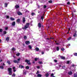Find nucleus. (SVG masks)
I'll use <instances>...</instances> for the list:
<instances>
[{
  "mask_svg": "<svg viewBox=\"0 0 77 77\" xmlns=\"http://www.w3.org/2000/svg\"><path fill=\"white\" fill-rule=\"evenodd\" d=\"M54 75V74H53V73H52L51 75V76H53Z\"/></svg>",
  "mask_w": 77,
  "mask_h": 77,
  "instance_id": "de8ad7c7",
  "label": "nucleus"
},
{
  "mask_svg": "<svg viewBox=\"0 0 77 77\" xmlns=\"http://www.w3.org/2000/svg\"><path fill=\"white\" fill-rule=\"evenodd\" d=\"M51 38V39H53V38Z\"/></svg>",
  "mask_w": 77,
  "mask_h": 77,
  "instance_id": "0e129e2a",
  "label": "nucleus"
},
{
  "mask_svg": "<svg viewBox=\"0 0 77 77\" xmlns=\"http://www.w3.org/2000/svg\"><path fill=\"white\" fill-rule=\"evenodd\" d=\"M25 62H27V63H28V65H31V63H30V60H25Z\"/></svg>",
  "mask_w": 77,
  "mask_h": 77,
  "instance_id": "f03ea898",
  "label": "nucleus"
},
{
  "mask_svg": "<svg viewBox=\"0 0 77 77\" xmlns=\"http://www.w3.org/2000/svg\"><path fill=\"white\" fill-rule=\"evenodd\" d=\"M56 44H57V45H59V44L58 43H56Z\"/></svg>",
  "mask_w": 77,
  "mask_h": 77,
  "instance_id": "bf43d9fd",
  "label": "nucleus"
},
{
  "mask_svg": "<svg viewBox=\"0 0 77 77\" xmlns=\"http://www.w3.org/2000/svg\"><path fill=\"white\" fill-rule=\"evenodd\" d=\"M19 67L22 69V68H24V66H19Z\"/></svg>",
  "mask_w": 77,
  "mask_h": 77,
  "instance_id": "4468645a",
  "label": "nucleus"
},
{
  "mask_svg": "<svg viewBox=\"0 0 77 77\" xmlns=\"http://www.w3.org/2000/svg\"><path fill=\"white\" fill-rule=\"evenodd\" d=\"M0 62H2V60H1Z\"/></svg>",
  "mask_w": 77,
  "mask_h": 77,
  "instance_id": "680f3d73",
  "label": "nucleus"
},
{
  "mask_svg": "<svg viewBox=\"0 0 77 77\" xmlns=\"http://www.w3.org/2000/svg\"><path fill=\"white\" fill-rule=\"evenodd\" d=\"M3 65H5V64L4 63H3Z\"/></svg>",
  "mask_w": 77,
  "mask_h": 77,
  "instance_id": "e2e57ef3",
  "label": "nucleus"
},
{
  "mask_svg": "<svg viewBox=\"0 0 77 77\" xmlns=\"http://www.w3.org/2000/svg\"><path fill=\"white\" fill-rule=\"evenodd\" d=\"M70 30V28L69 29V31Z\"/></svg>",
  "mask_w": 77,
  "mask_h": 77,
  "instance_id": "052dcab7",
  "label": "nucleus"
},
{
  "mask_svg": "<svg viewBox=\"0 0 77 77\" xmlns=\"http://www.w3.org/2000/svg\"><path fill=\"white\" fill-rule=\"evenodd\" d=\"M25 44L26 45H29L30 44V42L29 41H26L25 42Z\"/></svg>",
  "mask_w": 77,
  "mask_h": 77,
  "instance_id": "7ed1b4c3",
  "label": "nucleus"
},
{
  "mask_svg": "<svg viewBox=\"0 0 77 77\" xmlns=\"http://www.w3.org/2000/svg\"><path fill=\"white\" fill-rule=\"evenodd\" d=\"M37 77H42V75L40 74H38L37 75Z\"/></svg>",
  "mask_w": 77,
  "mask_h": 77,
  "instance_id": "9b49d317",
  "label": "nucleus"
},
{
  "mask_svg": "<svg viewBox=\"0 0 77 77\" xmlns=\"http://www.w3.org/2000/svg\"><path fill=\"white\" fill-rule=\"evenodd\" d=\"M29 25H30V23H26V25L24 26V27L23 28V29H27L28 27H29Z\"/></svg>",
  "mask_w": 77,
  "mask_h": 77,
  "instance_id": "f257e3e1",
  "label": "nucleus"
},
{
  "mask_svg": "<svg viewBox=\"0 0 77 77\" xmlns=\"http://www.w3.org/2000/svg\"><path fill=\"white\" fill-rule=\"evenodd\" d=\"M18 61H20V60H21V59L20 58H19L17 59Z\"/></svg>",
  "mask_w": 77,
  "mask_h": 77,
  "instance_id": "3c124183",
  "label": "nucleus"
},
{
  "mask_svg": "<svg viewBox=\"0 0 77 77\" xmlns=\"http://www.w3.org/2000/svg\"><path fill=\"white\" fill-rule=\"evenodd\" d=\"M37 59H39V58H35V61H37Z\"/></svg>",
  "mask_w": 77,
  "mask_h": 77,
  "instance_id": "7c9ffc66",
  "label": "nucleus"
},
{
  "mask_svg": "<svg viewBox=\"0 0 77 77\" xmlns=\"http://www.w3.org/2000/svg\"><path fill=\"white\" fill-rule=\"evenodd\" d=\"M44 19V16H42L41 17V19L42 20H43V19Z\"/></svg>",
  "mask_w": 77,
  "mask_h": 77,
  "instance_id": "4c0bfd02",
  "label": "nucleus"
},
{
  "mask_svg": "<svg viewBox=\"0 0 77 77\" xmlns=\"http://www.w3.org/2000/svg\"><path fill=\"white\" fill-rule=\"evenodd\" d=\"M54 61L55 62H57V60H54Z\"/></svg>",
  "mask_w": 77,
  "mask_h": 77,
  "instance_id": "8fccbe9b",
  "label": "nucleus"
},
{
  "mask_svg": "<svg viewBox=\"0 0 77 77\" xmlns=\"http://www.w3.org/2000/svg\"><path fill=\"white\" fill-rule=\"evenodd\" d=\"M38 73H39V71H37V73H36V74H38Z\"/></svg>",
  "mask_w": 77,
  "mask_h": 77,
  "instance_id": "6e6d98bb",
  "label": "nucleus"
},
{
  "mask_svg": "<svg viewBox=\"0 0 77 77\" xmlns=\"http://www.w3.org/2000/svg\"><path fill=\"white\" fill-rule=\"evenodd\" d=\"M52 77H55V76H53Z\"/></svg>",
  "mask_w": 77,
  "mask_h": 77,
  "instance_id": "774afa93",
  "label": "nucleus"
},
{
  "mask_svg": "<svg viewBox=\"0 0 77 77\" xmlns=\"http://www.w3.org/2000/svg\"><path fill=\"white\" fill-rule=\"evenodd\" d=\"M74 77H77V73H75L74 74Z\"/></svg>",
  "mask_w": 77,
  "mask_h": 77,
  "instance_id": "4be33fe9",
  "label": "nucleus"
},
{
  "mask_svg": "<svg viewBox=\"0 0 77 77\" xmlns=\"http://www.w3.org/2000/svg\"><path fill=\"white\" fill-rule=\"evenodd\" d=\"M34 14H35V13H32L31 14V15H32V16H33V15H34Z\"/></svg>",
  "mask_w": 77,
  "mask_h": 77,
  "instance_id": "e433bc0d",
  "label": "nucleus"
},
{
  "mask_svg": "<svg viewBox=\"0 0 77 77\" xmlns=\"http://www.w3.org/2000/svg\"><path fill=\"white\" fill-rule=\"evenodd\" d=\"M12 50H13V51H15V50H16V49H15V48H13L12 49Z\"/></svg>",
  "mask_w": 77,
  "mask_h": 77,
  "instance_id": "b1692460",
  "label": "nucleus"
},
{
  "mask_svg": "<svg viewBox=\"0 0 77 77\" xmlns=\"http://www.w3.org/2000/svg\"><path fill=\"white\" fill-rule=\"evenodd\" d=\"M26 21V20H25V18L23 17V23H24Z\"/></svg>",
  "mask_w": 77,
  "mask_h": 77,
  "instance_id": "39448f33",
  "label": "nucleus"
},
{
  "mask_svg": "<svg viewBox=\"0 0 77 77\" xmlns=\"http://www.w3.org/2000/svg\"><path fill=\"white\" fill-rule=\"evenodd\" d=\"M72 74V72L71 71H70L69 72V75H71Z\"/></svg>",
  "mask_w": 77,
  "mask_h": 77,
  "instance_id": "2eb2a0df",
  "label": "nucleus"
},
{
  "mask_svg": "<svg viewBox=\"0 0 77 77\" xmlns=\"http://www.w3.org/2000/svg\"><path fill=\"white\" fill-rule=\"evenodd\" d=\"M17 23H20V19H18L17 20Z\"/></svg>",
  "mask_w": 77,
  "mask_h": 77,
  "instance_id": "1a4fd4ad",
  "label": "nucleus"
},
{
  "mask_svg": "<svg viewBox=\"0 0 77 77\" xmlns=\"http://www.w3.org/2000/svg\"><path fill=\"white\" fill-rule=\"evenodd\" d=\"M49 3H52V1H48Z\"/></svg>",
  "mask_w": 77,
  "mask_h": 77,
  "instance_id": "ea45409f",
  "label": "nucleus"
},
{
  "mask_svg": "<svg viewBox=\"0 0 77 77\" xmlns=\"http://www.w3.org/2000/svg\"><path fill=\"white\" fill-rule=\"evenodd\" d=\"M66 62L67 64H69V62H70V61H67Z\"/></svg>",
  "mask_w": 77,
  "mask_h": 77,
  "instance_id": "bb28decb",
  "label": "nucleus"
},
{
  "mask_svg": "<svg viewBox=\"0 0 77 77\" xmlns=\"http://www.w3.org/2000/svg\"><path fill=\"white\" fill-rule=\"evenodd\" d=\"M71 39V37H70L69 38H68L67 39L69 41V40H70V39Z\"/></svg>",
  "mask_w": 77,
  "mask_h": 77,
  "instance_id": "c756f323",
  "label": "nucleus"
},
{
  "mask_svg": "<svg viewBox=\"0 0 77 77\" xmlns=\"http://www.w3.org/2000/svg\"><path fill=\"white\" fill-rule=\"evenodd\" d=\"M67 5H69V4H70V2H67Z\"/></svg>",
  "mask_w": 77,
  "mask_h": 77,
  "instance_id": "5fc2aeb1",
  "label": "nucleus"
},
{
  "mask_svg": "<svg viewBox=\"0 0 77 77\" xmlns=\"http://www.w3.org/2000/svg\"><path fill=\"white\" fill-rule=\"evenodd\" d=\"M73 36L74 37H76V36H77V34H76L75 33L73 35Z\"/></svg>",
  "mask_w": 77,
  "mask_h": 77,
  "instance_id": "393cba45",
  "label": "nucleus"
},
{
  "mask_svg": "<svg viewBox=\"0 0 77 77\" xmlns=\"http://www.w3.org/2000/svg\"><path fill=\"white\" fill-rule=\"evenodd\" d=\"M9 37H7L6 38V41H9Z\"/></svg>",
  "mask_w": 77,
  "mask_h": 77,
  "instance_id": "5701e85b",
  "label": "nucleus"
},
{
  "mask_svg": "<svg viewBox=\"0 0 77 77\" xmlns=\"http://www.w3.org/2000/svg\"><path fill=\"white\" fill-rule=\"evenodd\" d=\"M44 52H42V54H44Z\"/></svg>",
  "mask_w": 77,
  "mask_h": 77,
  "instance_id": "4d7b16f0",
  "label": "nucleus"
},
{
  "mask_svg": "<svg viewBox=\"0 0 77 77\" xmlns=\"http://www.w3.org/2000/svg\"><path fill=\"white\" fill-rule=\"evenodd\" d=\"M15 7L16 9H17V8H19V5H17L15 6Z\"/></svg>",
  "mask_w": 77,
  "mask_h": 77,
  "instance_id": "dca6fc26",
  "label": "nucleus"
},
{
  "mask_svg": "<svg viewBox=\"0 0 77 77\" xmlns=\"http://www.w3.org/2000/svg\"><path fill=\"white\" fill-rule=\"evenodd\" d=\"M26 69H29V66H27L26 67Z\"/></svg>",
  "mask_w": 77,
  "mask_h": 77,
  "instance_id": "6ab92c4d",
  "label": "nucleus"
},
{
  "mask_svg": "<svg viewBox=\"0 0 77 77\" xmlns=\"http://www.w3.org/2000/svg\"><path fill=\"white\" fill-rule=\"evenodd\" d=\"M12 25L13 26H14L15 25V22H13L12 23Z\"/></svg>",
  "mask_w": 77,
  "mask_h": 77,
  "instance_id": "423d86ee",
  "label": "nucleus"
},
{
  "mask_svg": "<svg viewBox=\"0 0 77 77\" xmlns=\"http://www.w3.org/2000/svg\"><path fill=\"white\" fill-rule=\"evenodd\" d=\"M16 75L15 73H13L12 75V77H15Z\"/></svg>",
  "mask_w": 77,
  "mask_h": 77,
  "instance_id": "412c9836",
  "label": "nucleus"
},
{
  "mask_svg": "<svg viewBox=\"0 0 77 77\" xmlns=\"http://www.w3.org/2000/svg\"><path fill=\"white\" fill-rule=\"evenodd\" d=\"M17 71V70H15V69H13V72H15V71Z\"/></svg>",
  "mask_w": 77,
  "mask_h": 77,
  "instance_id": "09e8293b",
  "label": "nucleus"
},
{
  "mask_svg": "<svg viewBox=\"0 0 77 77\" xmlns=\"http://www.w3.org/2000/svg\"><path fill=\"white\" fill-rule=\"evenodd\" d=\"M61 50L62 51H63L64 50V48H61Z\"/></svg>",
  "mask_w": 77,
  "mask_h": 77,
  "instance_id": "49530a36",
  "label": "nucleus"
},
{
  "mask_svg": "<svg viewBox=\"0 0 77 77\" xmlns=\"http://www.w3.org/2000/svg\"><path fill=\"white\" fill-rule=\"evenodd\" d=\"M39 68H40V67L39 66H37V68L38 69H39Z\"/></svg>",
  "mask_w": 77,
  "mask_h": 77,
  "instance_id": "864d4df0",
  "label": "nucleus"
},
{
  "mask_svg": "<svg viewBox=\"0 0 77 77\" xmlns=\"http://www.w3.org/2000/svg\"><path fill=\"white\" fill-rule=\"evenodd\" d=\"M0 68L1 69H3V66H2L0 67Z\"/></svg>",
  "mask_w": 77,
  "mask_h": 77,
  "instance_id": "37998d69",
  "label": "nucleus"
},
{
  "mask_svg": "<svg viewBox=\"0 0 77 77\" xmlns=\"http://www.w3.org/2000/svg\"><path fill=\"white\" fill-rule=\"evenodd\" d=\"M38 63L39 64H41V63H42V61H39Z\"/></svg>",
  "mask_w": 77,
  "mask_h": 77,
  "instance_id": "72a5a7b5",
  "label": "nucleus"
},
{
  "mask_svg": "<svg viewBox=\"0 0 77 77\" xmlns=\"http://www.w3.org/2000/svg\"><path fill=\"white\" fill-rule=\"evenodd\" d=\"M45 75L46 77H48L49 76V74L48 73H46L45 74Z\"/></svg>",
  "mask_w": 77,
  "mask_h": 77,
  "instance_id": "f3484780",
  "label": "nucleus"
},
{
  "mask_svg": "<svg viewBox=\"0 0 77 77\" xmlns=\"http://www.w3.org/2000/svg\"><path fill=\"white\" fill-rule=\"evenodd\" d=\"M14 63H19V61H17V60H14Z\"/></svg>",
  "mask_w": 77,
  "mask_h": 77,
  "instance_id": "6e6552de",
  "label": "nucleus"
},
{
  "mask_svg": "<svg viewBox=\"0 0 77 77\" xmlns=\"http://www.w3.org/2000/svg\"><path fill=\"white\" fill-rule=\"evenodd\" d=\"M13 69H15V67H13V68H12Z\"/></svg>",
  "mask_w": 77,
  "mask_h": 77,
  "instance_id": "603ef678",
  "label": "nucleus"
},
{
  "mask_svg": "<svg viewBox=\"0 0 77 77\" xmlns=\"http://www.w3.org/2000/svg\"><path fill=\"white\" fill-rule=\"evenodd\" d=\"M47 8V6L45 5H44V9H45V8Z\"/></svg>",
  "mask_w": 77,
  "mask_h": 77,
  "instance_id": "c9c22d12",
  "label": "nucleus"
},
{
  "mask_svg": "<svg viewBox=\"0 0 77 77\" xmlns=\"http://www.w3.org/2000/svg\"><path fill=\"white\" fill-rule=\"evenodd\" d=\"M10 19L11 21H14L15 20V19L13 18V17H11Z\"/></svg>",
  "mask_w": 77,
  "mask_h": 77,
  "instance_id": "9d476101",
  "label": "nucleus"
},
{
  "mask_svg": "<svg viewBox=\"0 0 77 77\" xmlns=\"http://www.w3.org/2000/svg\"><path fill=\"white\" fill-rule=\"evenodd\" d=\"M69 46H70V44H69Z\"/></svg>",
  "mask_w": 77,
  "mask_h": 77,
  "instance_id": "69168bd1",
  "label": "nucleus"
},
{
  "mask_svg": "<svg viewBox=\"0 0 77 77\" xmlns=\"http://www.w3.org/2000/svg\"><path fill=\"white\" fill-rule=\"evenodd\" d=\"M17 14L19 15H23V14L20 11L17 12Z\"/></svg>",
  "mask_w": 77,
  "mask_h": 77,
  "instance_id": "20e7f679",
  "label": "nucleus"
},
{
  "mask_svg": "<svg viewBox=\"0 0 77 77\" xmlns=\"http://www.w3.org/2000/svg\"><path fill=\"white\" fill-rule=\"evenodd\" d=\"M8 71L9 72V75H10V68H9L8 69Z\"/></svg>",
  "mask_w": 77,
  "mask_h": 77,
  "instance_id": "aec40b11",
  "label": "nucleus"
},
{
  "mask_svg": "<svg viewBox=\"0 0 77 77\" xmlns=\"http://www.w3.org/2000/svg\"><path fill=\"white\" fill-rule=\"evenodd\" d=\"M74 55H75V56H77V53H74Z\"/></svg>",
  "mask_w": 77,
  "mask_h": 77,
  "instance_id": "58836bf2",
  "label": "nucleus"
},
{
  "mask_svg": "<svg viewBox=\"0 0 77 77\" xmlns=\"http://www.w3.org/2000/svg\"><path fill=\"white\" fill-rule=\"evenodd\" d=\"M8 27H6L5 28V30H8Z\"/></svg>",
  "mask_w": 77,
  "mask_h": 77,
  "instance_id": "79ce46f5",
  "label": "nucleus"
},
{
  "mask_svg": "<svg viewBox=\"0 0 77 77\" xmlns=\"http://www.w3.org/2000/svg\"><path fill=\"white\" fill-rule=\"evenodd\" d=\"M59 47H57V51H59Z\"/></svg>",
  "mask_w": 77,
  "mask_h": 77,
  "instance_id": "c85d7f7f",
  "label": "nucleus"
},
{
  "mask_svg": "<svg viewBox=\"0 0 77 77\" xmlns=\"http://www.w3.org/2000/svg\"><path fill=\"white\" fill-rule=\"evenodd\" d=\"M12 68H10V75H12Z\"/></svg>",
  "mask_w": 77,
  "mask_h": 77,
  "instance_id": "0eeeda50",
  "label": "nucleus"
},
{
  "mask_svg": "<svg viewBox=\"0 0 77 77\" xmlns=\"http://www.w3.org/2000/svg\"><path fill=\"white\" fill-rule=\"evenodd\" d=\"M61 59L64 60L65 59V57H64L61 56Z\"/></svg>",
  "mask_w": 77,
  "mask_h": 77,
  "instance_id": "f8f14e48",
  "label": "nucleus"
},
{
  "mask_svg": "<svg viewBox=\"0 0 77 77\" xmlns=\"http://www.w3.org/2000/svg\"><path fill=\"white\" fill-rule=\"evenodd\" d=\"M6 34V31H4V34L5 35V34Z\"/></svg>",
  "mask_w": 77,
  "mask_h": 77,
  "instance_id": "a19ab883",
  "label": "nucleus"
},
{
  "mask_svg": "<svg viewBox=\"0 0 77 77\" xmlns=\"http://www.w3.org/2000/svg\"><path fill=\"white\" fill-rule=\"evenodd\" d=\"M24 39H27V37L26 36H24Z\"/></svg>",
  "mask_w": 77,
  "mask_h": 77,
  "instance_id": "473e14b6",
  "label": "nucleus"
},
{
  "mask_svg": "<svg viewBox=\"0 0 77 77\" xmlns=\"http://www.w3.org/2000/svg\"><path fill=\"white\" fill-rule=\"evenodd\" d=\"M20 53H18L16 54L17 56H20Z\"/></svg>",
  "mask_w": 77,
  "mask_h": 77,
  "instance_id": "a878e982",
  "label": "nucleus"
},
{
  "mask_svg": "<svg viewBox=\"0 0 77 77\" xmlns=\"http://www.w3.org/2000/svg\"><path fill=\"white\" fill-rule=\"evenodd\" d=\"M38 27H39V28L41 27V23H39L38 24Z\"/></svg>",
  "mask_w": 77,
  "mask_h": 77,
  "instance_id": "ddd939ff",
  "label": "nucleus"
},
{
  "mask_svg": "<svg viewBox=\"0 0 77 77\" xmlns=\"http://www.w3.org/2000/svg\"><path fill=\"white\" fill-rule=\"evenodd\" d=\"M29 47L30 49H32V46L30 45L29 46Z\"/></svg>",
  "mask_w": 77,
  "mask_h": 77,
  "instance_id": "cd10ccee",
  "label": "nucleus"
},
{
  "mask_svg": "<svg viewBox=\"0 0 77 77\" xmlns=\"http://www.w3.org/2000/svg\"><path fill=\"white\" fill-rule=\"evenodd\" d=\"M3 31V30L2 29H0V32H2Z\"/></svg>",
  "mask_w": 77,
  "mask_h": 77,
  "instance_id": "a18cd8bd",
  "label": "nucleus"
},
{
  "mask_svg": "<svg viewBox=\"0 0 77 77\" xmlns=\"http://www.w3.org/2000/svg\"><path fill=\"white\" fill-rule=\"evenodd\" d=\"M6 17L7 18H9V17L8 16H6Z\"/></svg>",
  "mask_w": 77,
  "mask_h": 77,
  "instance_id": "c03bdc74",
  "label": "nucleus"
},
{
  "mask_svg": "<svg viewBox=\"0 0 77 77\" xmlns=\"http://www.w3.org/2000/svg\"><path fill=\"white\" fill-rule=\"evenodd\" d=\"M63 68H65V66H63Z\"/></svg>",
  "mask_w": 77,
  "mask_h": 77,
  "instance_id": "13d9d810",
  "label": "nucleus"
},
{
  "mask_svg": "<svg viewBox=\"0 0 77 77\" xmlns=\"http://www.w3.org/2000/svg\"><path fill=\"white\" fill-rule=\"evenodd\" d=\"M5 7H7V6H8V4L5 3Z\"/></svg>",
  "mask_w": 77,
  "mask_h": 77,
  "instance_id": "2f4dec72",
  "label": "nucleus"
},
{
  "mask_svg": "<svg viewBox=\"0 0 77 77\" xmlns=\"http://www.w3.org/2000/svg\"><path fill=\"white\" fill-rule=\"evenodd\" d=\"M47 39H49V38H47Z\"/></svg>",
  "mask_w": 77,
  "mask_h": 77,
  "instance_id": "338daca9",
  "label": "nucleus"
},
{
  "mask_svg": "<svg viewBox=\"0 0 77 77\" xmlns=\"http://www.w3.org/2000/svg\"><path fill=\"white\" fill-rule=\"evenodd\" d=\"M35 50L36 51H39V48H35Z\"/></svg>",
  "mask_w": 77,
  "mask_h": 77,
  "instance_id": "a211bd4d",
  "label": "nucleus"
},
{
  "mask_svg": "<svg viewBox=\"0 0 77 77\" xmlns=\"http://www.w3.org/2000/svg\"><path fill=\"white\" fill-rule=\"evenodd\" d=\"M7 63H8L9 65L10 64V61H7Z\"/></svg>",
  "mask_w": 77,
  "mask_h": 77,
  "instance_id": "f704fd0d",
  "label": "nucleus"
}]
</instances>
